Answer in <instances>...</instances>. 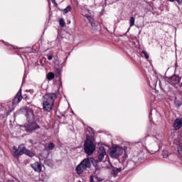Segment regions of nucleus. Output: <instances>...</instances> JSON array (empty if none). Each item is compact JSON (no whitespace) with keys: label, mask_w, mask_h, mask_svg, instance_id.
Masks as SVG:
<instances>
[{"label":"nucleus","mask_w":182,"mask_h":182,"mask_svg":"<svg viewBox=\"0 0 182 182\" xmlns=\"http://www.w3.org/2000/svg\"><path fill=\"white\" fill-rule=\"evenodd\" d=\"M13 150L14 156H22V154H26L27 156H29V157H33V156H35V154L26 149V148L23 145H21L18 147V150L16 149V146H14Z\"/></svg>","instance_id":"nucleus-4"},{"label":"nucleus","mask_w":182,"mask_h":182,"mask_svg":"<svg viewBox=\"0 0 182 182\" xmlns=\"http://www.w3.org/2000/svg\"><path fill=\"white\" fill-rule=\"evenodd\" d=\"M23 99V97L22 96V90H19V91L17 92L14 98L13 99L12 105L13 106H17V105H19L21 103V100Z\"/></svg>","instance_id":"nucleus-7"},{"label":"nucleus","mask_w":182,"mask_h":182,"mask_svg":"<svg viewBox=\"0 0 182 182\" xmlns=\"http://www.w3.org/2000/svg\"><path fill=\"white\" fill-rule=\"evenodd\" d=\"M113 173L115 176H117V173H120L122 171V168H113Z\"/></svg>","instance_id":"nucleus-15"},{"label":"nucleus","mask_w":182,"mask_h":182,"mask_svg":"<svg viewBox=\"0 0 182 182\" xmlns=\"http://www.w3.org/2000/svg\"><path fill=\"white\" fill-rule=\"evenodd\" d=\"M87 20L89 21V23H90L92 28H96V23H95V20L93 19V18L91 16L90 18H87Z\"/></svg>","instance_id":"nucleus-12"},{"label":"nucleus","mask_w":182,"mask_h":182,"mask_svg":"<svg viewBox=\"0 0 182 182\" xmlns=\"http://www.w3.org/2000/svg\"><path fill=\"white\" fill-rule=\"evenodd\" d=\"M71 9H72V7L70 6H67L66 9H65L63 10V13L64 14H68V12L70 11Z\"/></svg>","instance_id":"nucleus-17"},{"label":"nucleus","mask_w":182,"mask_h":182,"mask_svg":"<svg viewBox=\"0 0 182 182\" xmlns=\"http://www.w3.org/2000/svg\"><path fill=\"white\" fill-rule=\"evenodd\" d=\"M56 97V94L55 93H47L43 96V109L44 112H50L52 110Z\"/></svg>","instance_id":"nucleus-1"},{"label":"nucleus","mask_w":182,"mask_h":182,"mask_svg":"<svg viewBox=\"0 0 182 182\" xmlns=\"http://www.w3.org/2000/svg\"><path fill=\"white\" fill-rule=\"evenodd\" d=\"M86 133L87 134H88V136H90H90L93 134V129L90 127L87 128Z\"/></svg>","instance_id":"nucleus-16"},{"label":"nucleus","mask_w":182,"mask_h":182,"mask_svg":"<svg viewBox=\"0 0 182 182\" xmlns=\"http://www.w3.org/2000/svg\"><path fill=\"white\" fill-rule=\"evenodd\" d=\"M32 168L34 170V171H36V173H41L42 171V166L39 162H36L31 165Z\"/></svg>","instance_id":"nucleus-10"},{"label":"nucleus","mask_w":182,"mask_h":182,"mask_svg":"<svg viewBox=\"0 0 182 182\" xmlns=\"http://www.w3.org/2000/svg\"><path fill=\"white\" fill-rule=\"evenodd\" d=\"M59 23H60V26L63 28V26H65V20H63V18L60 19Z\"/></svg>","instance_id":"nucleus-21"},{"label":"nucleus","mask_w":182,"mask_h":182,"mask_svg":"<svg viewBox=\"0 0 182 182\" xmlns=\"http://www.w3.org/2000/svg\"><path fill=\"white\" fill-rule=\"evenodd\" d=\"M90 182H95V180L93 179V176H90Z\"/></svg>","instance_id":"nucleus-29"},{"label":"nucleus","mask_w":182,"mask_h":182,"mask_svg":"<svg viewBox=\"0 0 182 182\" xmlns=\"http://www.w3.org/2000/svg\"><path fill=\"white\" fill-rule=\"evenodd\" d=\"M178 153L182 154V144L179 145V146L178 147Z\"/></svg>","instance_id":"nucleus-23"},{"label":"nucleus","mask_w":182,"mask_h":182,"mask_svg":"<svg viewBox=\"0 0 182 182\" xmlns=\"http://www.w3.org/2000/svg\"><path fill=\"white\" fill-rule=\"evenodd\" d=\"M61 71L60 69L59 68H55V76L59 77V75H60Z\"/></svg>","instance_id":"nucleus-19"},{"label":"nucleus","mask_w":182,"mask_h":182,"mask_svg":"<svg viewBox=\"0 0 182 182\" xmlns=\"http://www.w3.org/2000/svg\"><path fill=\"white\" fill-rule=\"evenodd\" d=\"M24 129L27 132H33V130H36V129H39V125H37L35 123H33V124H26L24 125Z\"/></svg>","instance_id":"nucleus-8"},{"label":"nucleus","mask_w":182,"mask_h":182,"mask_svg":"<svg viewBox=\"0 0 182 182\" xmlns=\"http://www.w3.org/2000/svg\"><path fill=\"white\" fill-rule=\"evenodd\" d=\"M182 126V119L180 118H177L175 119L174 124H173V127L175 130H180L181 129Z\"/></svg>","instance_id":"nucleus-9"},{"label":"nucleus","mask_w":182,"mask_h":182,"mask_svg":"<svg viewBox=\"0 0 182 182\" xmlns=\"http://www.w3.org/2000/svg\"><path fill=\"white\" fill-rule=\"evenodd\" d=\"M134 17H131L129 19V23H130V26H134Z\"/></svg>","instance_id":"nucleus-18"},{"label":"nucleus","mask_w":182,"mask_h":182,"mask_svg":"<svg viewBox=\"0 0 182 182\" xmlns=\"http://www.w3.org/2000/svg\"><path fill=\"white\" fill-rule=\"evenodd\" d=\"M182 103L181 102H178V101H176V105L178 106V107H180V106H181Z\"/></svg>","instance_id":"nucleus-25"},{"label":"nucleus","mask_w":182,"mask_h":182,"mask_svg":"<svg viewBox=\"0 0 182 182\" xmlns=\"http://www.w3.org/2000/svg\"><path fill=\"white\" fill-rule=\"evenodd\" d=\"M48 60H52V59H53L52 55H48Z\"/></svg>","instance_id":"nucleus-28"},{"label":"nucleus","mask_w":182,"mask_h":182,"mask_svg":"<svg viewBox=\"0 0 182 182\" xmlns=\"http://www.w3.org/2000/svg\"><path fill=\"white\" fill-rule=\"evenodd\" d=\"M178 82V77L176 76L171 77V78L169 80V82L171 83V85H174V83H177Z\"/></svg>","instance_id":"nucleus-13"},{"label":"nucleus","mask_w":182,"mask_h":182,"mask_svg":"<svg viewBox=\"0 0 182 182\" xmlns=\"http://www.w3.org/2000/svg\"><path fill=\"white\" fill-rule=\"evenodd\" d=\"M162 154H163L164 159H167V157H168V155L167 154V152H166V151H164Z\"/></svg>","instance_id":"nucleus-24"},{"label":"nucleus","mask_w":182,"mask_h":182,"mask_svg":"<svg viewBox=\"0 0 182 182\" xmlns=\"http://www.w3.org/2000/svg\"><path fill=\"white\" fill-rule=\"evenodd\" d=\"M84 150L88 156H92L93 151L96 150V145L93 143V141L90 140V135L87 134V139L84 144Z\"/></svg>","instance_id":"nucleus-2"},{"label":"nucleus","mask_w":182,"mask_h":182,"mask_svg":"<svg viewBox=\"0 0 182 182\" xmlns=\"http://www.w3.org/2000/svg\"><path fill=\"white\" fill-rule=\"evenodd\" d=\"M48 149H49L50 150H53V149H55V144H53V143H50V144H48Z\"/></svg>","instance_id":"nucleus-20"},{"label":"nucleus","mask_w":182,"mask_h":182,"mask_svg":"<svg viewBox=\"0 0 182 182\" xmlns=\"http://www.w3.org/2000/svg\"><path fill=\"white\" fill-rule=\"evenodd\" d=\"M51 1L53 2V4H54L55 5H56V6H58V4L56 3L55 0H51Z\"/></svg>","instance_id":"nucleus-27"},{"label":"nucleus","mask_w":182,"mask_h":182,"mask_svg":"<svg viewBox=\"0 0 182 182\" xmlns=\"http://www.w3.org/2000/svg\"><path fill=\"white\" fill-rule=\"evenodd\" d=\"M78 182H80V181H79Z\"/></svg>","instance_id":"nucleus-31"},{"label":"nucleus","mask_w":182,"mask_h":182,"mask_svg":"<svg viewBox=\"0 0 182 182\" xmlns=\"http://www.w3.org/2000/svg\"><path fill=\"white\" fill-rule=\"evenodd\" d=\"M141 53H143V54L144 55L146 59H149V54L147 53V52L143 50V51L141 52Z\"/></svg>","instance_id":"nucleus-22"},{"label":"nucleus","mask_w":182,"mask_h":182,"mask_svg":"<svg viewBox=\"0 0 182 182\" xmlns=\"http://www.w3.org/2000/svg\"><path fill=\"white\" fill-rule=\"evenodd\" d=\"M85 18H87V19H89V18L91 17L90 16H89V14H85Z\"/></svg>","instance_id":"nucleus-30"},{"label":"nucleus","mask_w":182,"mask_h":182,"mask_svg":"<svg viewBox=\"0 0 182 182\" xmlns=\"http://www.w3.org/2000/svg\"><path fill=\"white\" fill-rule=\"evenodd\" d=\"M123 151H124L123 148L119 146H116L115 147H113L111 149L109 156L112 159H119V157H120V156L123 154Z\"/></svg>","instance_id":"nucleus-5"},{"label":"nucleus","mask_w":182,"mask_h":182,"mask_svg":"<svg viewBox=\"0 0 182 182\" xmlns=\"http://www.w3.org/2000/svg\"><path fill=\"white\" fill-rule=\"evenodd\" d=\"M26 117L28 122H32L34 119L33 111L31 109H28L26 112Z\"/></svg>","instance_id":"nucleus-11"},{"label":"nucleus","mask_w":182,"mask_h":182,"mask_svg":"<svg viewBox=\"0 0 182 182\" xmlns=\"http://www.w3.org/2000/svg\"><path fill=\"white\" fill-rule=\"evenodd\" d=\"M106 156V149L104 146H100L98 150V156L97 159H93V163L92 164L95 166L96 163H100L103 161V159H105V156Z\"/></svg>","instance_id":"nucleus-6"},{"label":"nucleus","mask_w":182,"mask_h":182,"mask_svg":"<svg viewBox=\"0 0 182 182\" xmlns=\"http://www.w3.org/2000/svg\"><path fill=\"white\" fill-rule=\"evenodd\" d=\"M93 158L85 159L76 168L77 174H82L86 168H90V163H93Z\"/></svg>","instance_id":"nucleus-3"},{"label":"nucleus","mask_w":182,"mask_h":182,"mask_svg":"<svg viewBox=\"0 0 182 182\" xmlns=\"http://www.w3.org/2000/svg\"><path fill=\"white\" fill-rule=\"evenodd\" d=\"M176 2L178 4V5H181L182 4V0H176Z\"/></svg>","instance_id":"nucleus-26"},{"label":"nucleus","mask_w":182,"mask_h":182,"mask_svg":"<svg viewBox=\"0 0 182 182\" xmlns=\"http://www.w3.org/2000/svg\"><path fill=\"white\" fill-rule=\"evenodd\" d=\"M47 79L48 80H52L53 79H55V74L53 73L50 72L47 75Z\"/></svg>","instance_id":"nucleus-14"}]
</instances>
